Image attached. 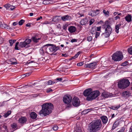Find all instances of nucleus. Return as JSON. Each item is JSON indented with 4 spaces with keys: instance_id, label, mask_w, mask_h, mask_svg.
<instances>
[{
    "instance_id": "f257e3e1",
    "label": "nucleus",
    "mask_w": 132,
    "mask_h": 132,
    "mask_svg": "<svg viewBox=\"0 0 132 132\" xmlns=\"http://www.w3.org/2000/svg\"><path fill=\"white\" fill-rule=\"evenodd\" d=\"M102 123L100 119L92 121L89 124L88 130L89 132H99L102 129Z\"/></svg>"
},
{
    "instance_id": "f03ea898",
    "label": "nucleus",
    "mask_w": 132,
    "mask_h": 132,
    "mask_svg": "<svg viewBox=\"0 0 132 132\" xmlns=\"http://www.w3.org/2000/svg\"><path fill=\"white\" fill-rule=\"evenodd\" d=\"M42 109L40 111L39 114L40 116H45L50 113L53 109V105L51 103H46L42 106Z\"/></svg>"
},
{
    "instance_id": "7ed1b4c3",
    "label": "nucleus",
    "mask_w": 132,
    "mask_h": 132,
    "mask_svg": "<svg viewBox=\"0 0 132 132\" xmlns=\"http://www.w3.org/2000/svg\"><path fill=\"white\" fill-rule=\"evenodd\" d=\"M130 85V82L128 79H123L120 80L118 83V87L124 89L127 88Z\"/></svg>"
},
{
    "instance_id": "20e7f679",
    "label": "nucleus",
    "mask_w": 132,
    "mask_h": 132,
    "mask_svg": "<svg viewBox=\"0 0 132 132\" xmlns=\"http://www.w3.org/2000/svg\"><path fill=\"white\" fill-rule=\"evenodd\" d=\"M123 58L122 53L120 51H117L112 56V59L114 61H119L122 60Z\"/></svg>"
},
{
    "instance_id": "39448f33",
    "label": "nucleus",
    "mask_w": 132,
    "mask_h": 132,
    "mask_svg": "<svg viewBox=\"0 0 132 132\" xmlns=\"http://www.w3.org/2000/svg\"><path fill=\"white\" fill-rule=\"evenodd\" d=\"M46 46L47 47V52L55 53L60 48L59 46H56L55 45L51 44H46Z\"/></svg>"
},
{
    "instance_id": "423d86ee",
    "label": "nucleus",
    "mask_w": 132,
    "mask_h": 132,
    "mask_svg": "<svg viewBox=\"0 0 132 132\" xmlns=\"http://www.w3.org/2000/svg\"><path fill=\"white\" fill-rule=\"evenodd\" d=\"M72 100L71 97L69 95H65L64 96L63 99L64 102L65 103L68 104L67 106L66 107L67 109L71 107V105L70 103L71 102Z\"/></svg>"
},
{
    "instance_id": "0eeeda50",
    "label": "nucleus",
    "mask_w": 132,
    "mask_h": 132,
    "mask_svg": "<svg viewBox=\"0 0 132 132\" xmlns=\"http://www.w3.org/2000/svg\"><path fill=\"white\" fill-rule=\"evenodd\" d=\"M105 31L103 34L105 37L107 38L110 36L112 30V28L109 25H105Z\"/></svg>"
},
{
    "instance_id": "6e6552de",
    "label": "nucleus",
    "mask_w": 132,
    "mask_h": 132,
    "mask_svg": "<svg viewBox=\"0 0 132 132\" xmlns=\"http://www.w3.org/2000/svg\"><path fill=\"white\" fill-rule=\"evenodd\" d=\"M31 41V39H27L24 42H20L19 46L21 48H27L29 47V44Z\"/></svg>"
},
{
    "instance_id": "1a4fd4ad",
    "label": "nucleus",
    "mask_w": 132,
    "mask_h": 132,
    "mask_svg": "<svg viewBox=\"0 0 132 132\" xmlns=\"http://www.w3.org/2000/svg\"><path fill=\"white\" fill-rule=\"evenodd\" d=\"M100 94V92L98 90H96L93 92L92 91L91 96L88 98V101L92 100L97 98Z\"/></svg>"
},
{
    "instance_id": "9d476101",
    "label": "nucleus",
    "mask_w": 132,
    "mask_h": 132,
    "mask_svg": "<svg viewBox=\"0 0 132 132\" xmlns=\"http://www.w3.org/2000/svg\"><path fill=\"white\" fill-rule=\"evenodd\" d=\"M92 91V89L91 88H89L86 89L84 92V95L85 96L87 97L86 99L87 101H88V98L90 97L91 95Z\"/></svg>"
},
{
    "instance_id": "9b49d317",
    "label": "nucleus",
    "mask_w": 132,
    "mask_h": 132,
    "mask_svg": "<svg viewBox=\"0 0 132 132\" xmlns=\"http://www.w3.org/2000/svg\"><path fill=\"white\" fill-rule=\"evenodd\" d=\"M72 103L73 105L77 107L79 106L80 104V101L78 98L74 97L73 99Z\"/></svg>"
},
{
    "instance_id": "f8f14e48",
    "label": "nucleus",
    "mask_w": 132,
    "mask_h": 132,
    "mask_svg": "<svg viewBox=\"0 0 132 132\" xmlns=\"http://www.w3.org/2000/svg\"><path fill=\"white\" fill-rule=\"evenodd\" d=\"M97 65V62L92 63L89 64H85L84 66L85 68L90 69H94Z\"/></svg>"
},
{
    "instance_id": "ddd939ff",
    "label": "nucleus",
    "mask_w": 132,
    "mask_h": 132,
    "mask_svg": "<svg viewBox=\"0 0 132 132\" xmlns=\"http://www.w3.org/2000/svg\"><path fill=\"white\" fill-rule=\"evenodd\" d=\"M27 120V118L26 117H22L19 119L18 121L19 123L23 125L26 122Z\"/></svg>"
},
{
    "instance_id": "4468645a",
    "label": "nucleus",
    "mask_w": 132,
    "mask_h": 132,
    "mask_svg": "<svg viewBox=\"0 0 132 132\" xmlns=\"http://www.w3.org/2000/svg\"><path fill=\"white\" fill-rule=\"evenodd\" d=\"M99 11L98 10L96 11L92 10L89 13V14L92 16H95L99 14Z\"/></svg>"
},
{
    "instance_id": "2eb2a0df",
    "label": "nucleus",
    "mask_w": 132,
    "mask_h": 132,
    "mask_svg": "<svg viewBox=\"0 0 132 132\" xmlns=\"http://www.w3.org/2000/svg\"><path fill=\"white\" fill-rule=\"evenodd\" d=\"M0 27L2 29H5L9 30L12 29L9 26L7 25V24L5 23H2L0 24Z\"/></svg>"
},
{
    "instance_id": "dca6fc26",
    "label": "nucleus",
    "mask_w": 132,
    "mask_h": 132,
    "mask_svg": "<svg viewBox=\"0 0 132 132\" xmlns=\"http://www.w3.org/2000/svg\"><path fill=\"white\" fill-rule=\"evenodd\" d=\"M102 96L105 98H107L111 96L112 94L109 93L103 92L102 94Z\"/></svg>"
},
{
    "instance_id": "f3484780",
    "label": "nucleus",
    "mask_w": 132,
    "mask_h": 132,
    "mask_svg": "<svg viewBox=\"0 0 132 132\" xmlns=\"http://www.w3.org/2000/svg\"><path fill=\"white\" fill-rule=\"evenodd\" d=\"M47 46L46 45L44 46L42 48L40 49L39 51L41 54H43L44 53V52H47Z\"/></svg>"
},
{
    "instance_id": "a211bd4d",
    "label": "nucleus",
    "mask_w": 132,
    "mask_h": 132,
    "mask_svg": "<svg viewBox=\"0 0 132 132\" xmlns=\"http://www.w3.org/2000/svg\"><path fill=\"white\" fill-rule=\"evenodd\" d=\"M71 18L70 16L68 15H65L61 17V19L63 21H65L67 20H71Z\"/></svg>"
},
{
    "instance_id": "6ab92c4d",
    "label": "nucleus",
    "mask_w": 132,
    "mask_h": 132,
    "mask_svg": "<svg viewBox=\"0 0 132 132\" xmlns=\"http://www.w3.org/2000/svg\"><path fill=\"white\" fill-rule=\"evenodd\" d=\"M68 30L70 33H73L75 32L76 31V29L75 27L70 26L68 28Z\"/></svg>"
},
{
    "instance_id": "aec40b11",
    "label": "nucleus",
    "mask_w": 132,
    "mask_h": 132,
    "mask_svg": "<svg viewBox=\"0 0 132 132\" xmlns=\"http://www.w3.org/2000/svg\"><path fill=\"white\" fill-rule=\"evenodd\" d=\"M11 127L12 129H13L14 131L15 130L19 129L16 123H13L11 124Z\"/></svg>"
},
{
    "instance_id": "412c9836",
    "label": "nucleus",
    "mask_w": 132,
    "mask_h": 132,
    "mask_svg": "<svg viewBox=\"0 0 132 132\" xmlns=\"http://www.w3.org/2000/svg\"><path fill=\"white\" fill-rule=\"evenodd\" d=\"M100 118L102 121V122L104 124H105L107 122L108 119L106 116H101L100 117Z\"/></svg>"
},
{
    "instance_id": "4be33fe9",
    "label": "nucleus",
    "mask_w": 132,
    "mask_h": 132,
    "mask_svg": "<svg viewBox=\"0 0 132 132\" xmlns=\"http://www.w3.org/2000/svg\"><path fill=\"white\" fill-rule=\"evenodd\" d=\"M126 20L128 22H130L131 20L132 17L130 14H128L125 18Z\"/></svg>"
},
{
    "instance_id": "5701e85b",
    "label": "nucleus",
    "mask_w": 132,
    "mask_h": 132,
    "mask_svg": "<svg viewBox=\"0 0 132 132\" xmlns=\"http://www.w3.org/2000/svg\"><path fill=\"white\" fill-rule=\"evenodd\" d=\"M88 22V20L87 18L84 19L82 20L80 22V24L82 25L86 24Z\"/></svg>"
},
{
    "instance_id": "b1692460",
    "label": "nucleus",
    "mask_w": 132,
    "mask_h": 132,
    "mask_svg": "<svg viewBox=\"0 0 132 132\" xmlns=\"http://www.w3.org/2000/svg\"><path fill=\"white\" fill-rule=\"evenodd\" d=\"M130 93L128 91H125L122 93V95L125 97H127L129 96L130 95Z\"/></svg>"
},
{
    "instance_id": "393cba45",
    "label": "nucleus",
    "mask_w": 132,
    "mask_h": 132,
    "mask_svg": "<svg viewBox=\"0 0 132 132\" xmlns=\"http://www.w3.org/2000/svg\"><path fill=\"white\" fill-rule=\"evenodd\" d=\"M30 116L32 119H35L37 117V115L35 112H32L30 113Z\"/></svg>"
},
{
    "instance_id": "a878e982",
    "label": "nucleus",
    "mask_w": 132,
    "mask_h": 132,
    "mask_svg": "<svg viewBox=\"0 0 132 132\" xmlns=\"http://www.w3.org/2000/svg\"><path fill=\"white\" fill-rule=\"evenodd\" d=\"M32 39L34 42H37L38 40L40 39V38H38L37 36L35 35L34 36H33L32 38Z\"/></svg>"
},
{
    "instance_id": "bb28decb",
    "label": "nucleus",
    "mask_w": 132,
    "mask_h": 132,
    "mask_svg": "<svg viewBox=\"0 0 132 132\" xmlns=\"http://www.w3.org/2000/svg\"><path fill=\"white\" fill-rule=\"evenodd\" d=\"M59 16H56L54 17L52 19V20L51 21V22H58L59 21Z\"/></svg>"
},
{
    "instance_id": "cd10ccee",
    "label": "nucleus",
    "mask_w": 132,
    "mask_h": 132,
    "mask_svg": "<svg viewBox=\"0 0 132 132\" xmlns=\"http://www.w3.org/2000/svg\"><path fill=\"white\" fill-rule=\"evenodd\" d=\"M119 125V122L118 121H116L114 123L113 126V129H115Z\"/></svg>"
},
{
    "instance_id": "c85d7f7f",
    "label": "nucleus",
    "mask_w": 132,
    "mask_h": 132,
    "mask_svg": "<svg viewBox=\"0 0 132 132\" xmlns=\"http://www.w3.org/2000/svg\"><path fill=\"white\" fill-rule=\"evenodd\" d=\"M121 24H119L117 25L115 27V31L117 33L119 32V27L121 26Z\"/></svg>"
},
{
    "instance_id": "c756f323",
    "label": "nucleus",
    "mask_w": 132,
    "mask_h": 132,
    "mask_svg": "<svg viewBox=\"0 0 132 132\" xmlns=\"http://www.w3.org/2000/svg\"><path fill=\"white\" fill-rule=\"evenodd\" d=\"M81 53V52L80 51H79V52H78L74 56L72 57L71 58L72 59H75L77 58L78 55L80 54Z\"/></svg>"
},
{
    "instance_id": "7c9ffc66",
    "label": "nucleus",
    "mask_w": 132,
    "mask_h": 132,
    "mask_svg": "<svg viewBox=\"0 0 132 132\" xmlns=\"http://www.w3.org/2000/svg\"><path fill=\"white\" fill-rule=\"evenodd\" d=\"M47 82L48 84V85H51L53 84H54L55 82L51 80H49L47 81Z\"/></svg>"
},
{
    "instance_id": "2f4dec72",
    "label": "nucleus",
    "mask_w": 132,
    "mask_h": 132,
    "mask_svg": "<svg viewBox=\"0 0 132 132\" xmlns=\"http://www.w3.org/2000/svg\"><path fill=\"white\" fill-rule=\"evenodd\" d=\"M11 111H7V112L4 115V117L5 118L7 117L11 113Z\"/></svg>"
},
{
    "instance_id": "473e14b6",
    "label": "nucleus",
    "mask_w": 132,
    "mask_h": 132,
    "mask_svg": "<svg viewBox=\"0 0 132 132\" xmlns=\"http://www.w3.org/2000/svg\"><path fill=\"white\" fill-rule=\"evenodd\" d=\"M128 53L132 55V46L130 47L128 49Z\"/></svg>"
},
{
    "instance_id": "72a5a7b5",
    "label": "nucleus",
    "mask_w": 132,
    "mask_h": 132,
    "mask_svg": "<svg viewBox=\"0 0 132 132\" xmlns=\"http://www.w3.org/2000/svg\"><path fill=\"white\" fill-rule=\"evenodd\" d=\"M4 6L6 9H8L11 7V5L9 4H7L4 5Z\"/></svg>"
},
{
    "instance_id": "f704fd0d",
    "label": "nucleus",
    "mask_w": 132,
    "mask_h": 132,
    "mask_svg": "<svg viewBox=\"0 0 132 132\" xmlns=\"http://www.w3.org/2000/svg\"><path fill=\"white\" fill-rule=\"evenodd\" d=\"M92 37L91 36H88L87 37V40L89 42L92 41Z\"/></svg>"
},
{
    "instance_id": "c9c22d12",
    "label": "nucleus",
    "mask_w": 132,
    "mask_h": 132,
    "mask_svg": "<svg viewBox=\"0 0 132 132\" xmlns=\"http://www.w3.org/2000/svg\"><path fill=\"white\" fill-rule=\"evenodd\" d=\"M24 22V20H22V19L19 22V23H18L19 25H22L23 24V23Z\"/></svg>"
},
{
    "instance_id": "e433bc0d",
    "label": "nucleus",
    "mask_w": 132,
    "mask_h": 132,
    "mask_svg": "<svg viewBox=\"0 0 132 132\" xmlns=\"http://www.w3.org/2000/svg\"><path fill=\"white\" fill-rule=\"evenodd\" d=\"M19 42H17L16 43V44L15 45V49L17 50H19V48L18 47V45L19 44Z\"/></svg>"
},
{
    "instance_id": "4c0bfd02",
    "label": "nucleus",
    "mask_w": 132,
    "mask_h": 132,
    "mask_svg": "<svg viewBox=\"0 0 132 132\" xmlns=\"http://www.w3.org/2000/svg\"><path fill=\"white\" fill-rule=\"evenodd\" d=\"M9 41L10 43V46H12V45L14 43V41L13 40L10 39L9 40Z\"/></svg>"
},
{
    "instance_id": "58836bf2",
    "label": "nucleus",
    "mask_w": 132,
    "mask_h": 132,
    "mask_svg": "<svg viewBox=\"0 0 132 132\" xmlns=\"http://www.w3.org/2000/svg\"><path fill=\"white\" fill-rule=\"evenodd\" d=\"M89 112L87 109L85 110L82 112V114H85Z\"/></svg>"
},
{
    "instance_id": "ea45409f",
    "label": "nucleus",
    "mask_w": 132,
    "mask_h": 132,
    "mask_svg": "<svg viewBox=\"0 0 132 132\" xmlns=\"http://www.w3.org/2000/svg\"><path fill=\"white\" fill-rule=\"evenodd\" d=\"M58 127L56 125H54L53 127V129L55 131L57 130L58 129Z\"/></svg>"
},
{
    "instance_id": "a19ab883",
    "label": "nucleus",
    "mask_w": 132,
    "mask_h": 132,
    "mask_svg": "<svg viewBox=\"0 0 132 132\" xmlns=\"http://www.w3.org/2000/svg\"><path fill=\"white\" fill-rule=\"evenodd\" d=\"M94 21L95 20L94 19H91L89 22V25H91Z\"/></svg>"
},
{
    "instance_id": "79ce46f5",
    "label": "nucleus",
    "mask_w": 132,
    "mask_h": 132,
    "mask_svg": "<svg viewBox=\"0 0 132 132\" xmlns=\"http://www.w3.org/2000/svg\"><path fill=\"white\" fill-rule=\"evenodd\" d=\"M53 23L51 22V21H46L44 22L43 23V24H51V23Z\"/></svg>"
},
{
    "instance_id": "37998d69",
    "label": "nucleus",
    "mask_w": 132,
    "mask_h": 132,
    "mask_svg": "<svg viewBox=\"0 0 132 132\" xmlns=\"http://www.w3.org/2000/svg\"><path fill=\"white\" fill-rule=\"evenodd\" d=\"M84 63L83 62H81L80 63H78L77 64V65L78 66H81L83 65Z\"/></svg>"
},
{
    "instance_id": "c03bdc74",
    "label": "nucleus",
    "mask_w": 132,
    "mask_h": 132,
    "mask_svg": "<svg viewBox=\"0 0 132 132\" xmlns=\"http://www.w3.org/2000/svg\"><path fill=\"white\" fill-rule=\"evenodd\" d=\"M120 105H118L117 106H114L112 107V109L113 110H115L116 109H118L120 107Z\"/></svg>"
},
{
    "instance_id": "a18cd8bd",
    "label": "nucleus",
    "mask_w": 132,
    "mask_h": 132,
    "mask_svg": "<svg viewBox=\"0 0 132 132\" xmlns=\"http://www.w3.org/2000/svg\"><path fill=\"white\" fill-rule=\"evenodd\" d=\"M95 31V32L96 31V29L95 28H92L91 31V33L92 34H94V31Z\"/></svg>"
},
{
    "instance_id": "49530a36",
    "label": "nucleus",
    "mask_w": 132,
    "mask_h": 132,
    "mask_svg": "<svg viewBox=\"0 0 132 132\" xmlns=\"http://www.w3.org/2000/svg\"><path fill=\"white\" fill-rule=\"evenodd\" d=\"M68 26V25L67 24H65L63 26V29L66 30L67 29V27Z\"/></svg>"
},
{
    "instance_id": "de8ad7c7",
    "label": "nucleus",
    "mask_w": 132,
    "mask_h": 132,
    "mask_svg": "<svg viewBox=\"0 0 132 132\" xmlns=\"http://www.w3.org/2000/svg\"><path fill=\"white\" fill-rule=\"evenodd\" d=\"M103 13L106 15H108L109 14V12L108 11H106L105 10H104L103 11Z\"/></svg>"
},
{
    "instance_id": "09e8293b",
    "label": "nucleus",
    "mask_w": 132,
    "mask_h": 132,
    "mask_svg": "<svg viewBox=\"0 0 132 132\" xmlns=\"http://www.w3.org/2000/svg\"><path fill=\"white\" fill-rule=\"evenodd\" d=\"M4 39L3 38L1 37H0V44H2L3 43Z\"/></svg>"
},
{
    "instance_id": "8fccbe9b",
    "label": "nucleus",
    "mask_w": 132,
    "mask_h": 132,
    "mask_svg": "<svg viewBox=\"0 0 132 132\" xmlns=\"http://www.w3.org/2000/svg\"><path fill=\"white\" fill-rule=\"evenodd\" d=\"M100 35V32H96L95 37L96 38H97Z\"/></svg>"
},
{
    "instance_id": "3c124183",
    "label": "nucleus",
    "mask_w": 132,
    "mask_h": 132,
    "mask_svg": "<svg viewBox=\"0 0 132 132\" xmlns=\"http://www.w3.org/2000/svg\"><path fill=\"white\" fill-rule=\"evenodd\" d=\"M77 39H72L71 40V42L72 43H74L75 42H77Z\"/></svg>"
},
{
    "instance_id": "603ef678",
    "label": "nucleus",
    "mask_w": 132,
    "mask_h": 132,
    "mask_svg": "<svg viewBox=\"0 0 132 132\" xmlns=\"http://www.w3.org/2000/svg\"><path fill=\"white\" fill-rule=\"evenodd\" d=\"M53 91V90L51 88H48L47 90V92L48 93H50Z\"/></svg>"
},
{
    "instance_id": "864d4df0",
    "label": "nucleus",
    "mask_w": 132,
    "mask_h": 132,
    "mask_svg": "<svg viewBox=\"0 0 132 132\" xmlns=\"http://www.w3.org/2000/svg\"><path fill=\"white\" fill-rule=\"evenodd\" d=\"M128 62L127 61H125L122 64V66H126L128 64Z\"/></svg>"
},
{
    "instance_id": "5fc2aeb1",
    "label": "nucleus",
    "mask_w": 132,
    "mask_h": 132,
    "mask_svg": "<svg viewBox=\"0 0 132 132\" xmlns=\"http://www.w3.org/2000/svg\"><path fill=\"white\" fill-rule=\"evenodd\" d=\"M125 128L124 127H122L119 130L120 132H123L125 130Z\"/></svg>"
},
{
    "instance_id": "6e6d98bb",
    "label": "nucleus",
    "mask_w": 132,
    "mask_h": 132,
    "mask_svg": "<svg viewBox=\"0 0 132 132\" xmlns=\"http://www.w3.org/2000/svg\"><path fill=\"white\" fill-rule=\"evenodd\" d=\"M31 73V72H28L26 74H24V75H25V76H28L30 75Z\"/></svg>"
},
{
    "instance_id": "4d7b16f0",
    "label": "nucleus",
    "mask_w": 132,
    "mask_h": 132,
    "mask_svg": "<svg viewBox=\"0 0 132 132\" xmlns=\"http://www.w3.org/2000/svg\"><path fill=\"white\" fill-rule=\"evenodd\" d=\"M4 102H5L4 101L2 102H0V107L4 105Z\"/></svg>"
},
{
    "instance_id": "13d9d810",
    "label": "nucleus",
    "mask_w": 132,
    "mask_h": 132,
    "mask_svg": "<svg viewBox=\"0 0 132 132\" xmlns=\"http://www.w3.org/2000/svg\"><path fill=\"white\" fill-rule=\"evenodd\" d=\"M120 18V17H119V16H118V15L116 16L114 18L115 20H117L118 19H119Z\"/></svg>"
},
{
    "instance_id": "bf43d9fd",
    "label": "nucleus",
    "mask_w": 132,
    "mask_h": 132,
    "mask_svg": "<svg viewBox=\"0 0 132 132\" xmlns=\"http://www.w3.org/2000/svg\"><path fill=\"white\" fill-rule=\"evenodd\" d=\"M76 131L77 132H81V130L80 128H78V130L76 129Z\"/></svg>"
},
{
    "instance_id": "052dcab7",
    "label": "nucleus",
    "mask_w": 132,
    "mask_h": 132,
    "mask_svg": "<svg viewBox=\"0 0 132 132\" xmlns=\"http://www.w3.org/2000/svg\"><path fill=\"white\" fill-rule=\"evenodd\" d=\"M62 80V78H57L55 80H58L59 81H60Z\"/></svg>"
},
{
    "instance_id": "680f3d73",
    "label": "nucleus",
    "mask_w": 132,
    "mask_h": 132,
    "mask_svg": "<svg viewBox=\"0 0 132 132\" xmlns=\"http://www.w3.org/2000/svg\"><path fill=\"white\" fill-rule=\"evenodd\" d=\"M15 8V7L14 6H11V10H13Z\"/></svg>"
},
{
    "instance_id": "e2e57ef3",
    "label": "nucleus",
    "mask_w": 132,
    "mask_h": 132,
    "mask_svg": "<svg viewBox=\"0 0 132 132\" xmlns=\"http://www.w3.org/2000/svg\"><path fill=\"white\" fill-rule=\"evenodd\" d=\"M47 1L46 0L44 1L43 2V3L45 5L48 4V3L47 2Z\"/></svg>"
},
{
    "instance_id": "0e129e2a",
    "label": "nucleus",
    "mask_w": 132,
    "mask_h": 132,
    "mask_svg": "<svg viewBox=\"0 0 132 132\" xmlns=\"http://www.w3.org/2000/svg\"><path fill=\"white\" fill-rule=\"evenodd\" d=\"M78 14L79 15V16H78L79 18L84 16V14H81L79 13Z\"/></svg>"
},
{
    "instance_id": "69168bd1",
    "label": "nucleus",
    "mask_w": 132,
    "mask_h": 132,
    "mask_svg": "<svg viewBox=\"0 0 132 132\" xmlns=\"http://www.w3.org/2000/svg\"><path fill=\"white\" fill-rule=\"evenodd\" d=\"M18 24V23L17 22H14L13 23V25L14 26H15Z\"/></svg>"
},
{
    "instance_id": "338daca9",
    "label": "nucleus",
    "mask_w": 132,
    "mask_h": 132,
    "mask_svg": "<svg viewBox=\"0 0 132 132\" xmlns=\"http://www.w3.org/2000/svg\"><path fill=\"white\" fill-rule=\"evenodd\" d=\"M101 29V27H97V30L98 31H100Z\"/></svg>"
},
{
    "instance_id": "774afa93",
    "label": "nucleus",
    "mask_w": 132,
    "mask_h": 132,
    "mask_svg": "<svg viewBox=\"0 0 132 132\" xmlns=\"http://www.w3.org/2000/svg\"><path fill=\"white\" fill-rule=\"evenodd\" d=\"M3 128L5 129V130L6 131H7V126H5V125H4Z\"/></svg>"
}]
</instances>
